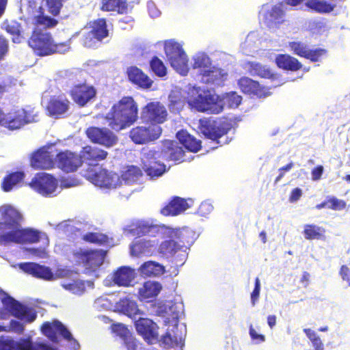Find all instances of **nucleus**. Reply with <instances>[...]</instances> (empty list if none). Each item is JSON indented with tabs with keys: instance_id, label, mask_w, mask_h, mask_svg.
Segmentation results:
<instances>
[{
	"instance_id": "1",
	"label": "nucleus",
	"mask_w": 350,
	"mask_h": 350,
	"mask_svg": "<svg viewBox=\"0 0 350 350\" xmlns=\"http://www.w3.org/2000/svg\"><path fill=\"white\" fill-rule=\"evenodd\" d=\"M0 222V245L35 243L40 239V232L32 228H23L21 213L13 207H6Z\"/></svg>"
},
{
	"instance_id": "2",
	"label": "nucleus",
	"mask_w": 350,
	"mask_h": 350,
	"mask_svg": "<svg viewBox=\"0 0 350 350\" xmlns=\"http://www.w3.org/2000/svg\"><path fill=\"white\" fill-rule=\"evenodd\" d=\"M138 114V105L133 97L124 96L112 105L105 120L111 129L118 132L133 125Z\"/></svg>"
},
{
	"instance_id": "3",
	"label": "nucleus",
	"mask_w": 350,
	"mask_h": 350,
	"mask_svg": "<svg viewBox=\"0 0 350 350\" xmlns=\"http://www.w3.org/2000/svg\"><path fill=\"white\" fill-rule=\"evenodd\" d=\"M28 45L36 55L44 57L68 51L70 49V41L68 40L56 42L51 32L36 28L28 39Z\"/></svg>"
},
{
	"instance_id": "4",
	"label": "nucleus",
	"mask_w": 350,
	"mask_h": 350,
	"mask_svg": "<svg viewBox=\"0 0 350 350\" xmlns=\"http://www.w3.org/2000/svg\"><path fill=\"white\" fill-rule=\"evenodd\" d=\"M187 103L191 109L199 112L218 114L224 109L218 96L211 94L208 90L200 94L196 90H192L188 94Z\"/></svg>"
},
{
	"instance_id": "5",
	"label": "nucleus",
	"mask_w": 350,
	"mask_h": 350,
	"mask_svg": "<svg viewBox=\"0 0 350 350\" xmlns=\"http://www.w3.org/2000/svg\"><path fill=\"white\" fill-rule=\"evenodd\" d=\"M198 128L206 138L221 146L219 139L228 134L232 126L226 121L217 122L211 119L204 118L199 120Z\"/></svg>"
},
{
	"instance_id": "6",
	"label": "nucleus",
	"mask_w": 350,
	"mask_h": 350,
	"mask_svg": "<svg viewBox=\"0 0 350 350\" xmlns=\"http://www.w3.org/2000/svg\"><path fill=\"white\" fill-rule=\"evenodd\" d=\"M164 49L170 66L179 73L185 74L188 59L182 46L177 42L170 41L165 44Z\"/></svg>"
},
{
	"instance_id": "7",
	"label": "nucleus",
	"mask_w": 350,
	"mask_h": 350,
	"mask_svg": "<svg viewBox=\"0 0 350 350\" xmlns=\"http://www.w3.org/2000/svg\"><path fill=\"white\" fill-rule=\"evenodd\" d=\"M162 132V128L157 125L136 126L129 131V136L135 144L143 145L158 139Z\"/></svg>"
},
{
	"instance_id": "8",
	"label": "nucleus",
	"mask_w": 350,
	"mask_h": 350,
	"mask_svg": "<svg viewBox=\"0 0 350 350\" xmlns=\"http://www.w3.org/2000/svg\"><path fill=\"white\" fill-rule=\"evenodd\" d=\"M168 113L165 107L159 101L147 103L142 108L141 119L150 125L164 123L167 120Z\"/></svg>"
},
{
	"instance_id": "9",
	"label": "nucleus",
	"mask_w": 350,
	"mask_h": 350,
	"mask_svg": "<svg viewBox=\"0 0 350 350\" xmlns=\"http://www.w3.org/2000/svg\"><path fill=\"white\" fill-rule=\"evenodd\" d=\"M162 159L158 150H148L143 154L142 168L147 176L158 178L166 172V165L160 161Z\"/></svg>"
},
{
	"instance_id": "10",
	"label": "nucleus",
	"mask_w": 350,
	"mask_h": 350,
	"mask_svg": "<svg viewBox=\"0 0 350 350\" xmlns=\"http://www.w3.org/2000/svg\"><path fill=\"white\" fill-rule=\"evenodd\" d=\"M68 94L75 103L83 107L96 98L97 90L92 85L84 81L74 84Z\"/></svg>"
},
{
	"instance_id": "11",
	"label": "nucleus",
	"mask_w": 350,
	"mask_h": 350,
	"mask_svg": "<svg viewBox=\"0 0 350 350\" xmlns=\"http://www.w3.org/2000/svg\"><path fill=\"white\" fill-rule=\"evenodd\" d=\"M29 187L43 196H50L57 188L58 181L53 175L40 172L35 174Z\"/></svg>"
},
{
	"instance_id": "12",
	"label": "nucleus",
	"mask_w": 350,
	"mask_h": 350,
	"mask_svg": "<svg viewBox=\"0 0 350 350\" xmlns=\"http://www.w3.org/2000/svg\"><path fill=\"white\" fill-rule=\"evenodd\" d=\"M2 303L13 317L24 321L25 323H32L37 317L35 312H31L30 308L9 295L2 299Z\"/></svg>"
},
{
	"instance_id": "13",
	"label": "nucleus",
	"mask_w": 350,
	"mask_h": 350,
	"mask_svg": "<svg viewBox=\"0 0 350 350\" xmlns=\"http://www.w3.org/2000/svg\"><path fill=\"white\" fill-rule=\"evenodd\" d=\"M106 127L90 126L86 130V135L94 144L110 148L115 146L118 141V136Z\"/></svg>"
},
{
	"instance_id": "14",
	"label": "nucleus",
	"mask_w": 350,
	"mask_h": 350,
	"mask_svg": "<svg viewBox=\"0 0 350 350\" xmlns=\"http://www.w3.org/2000/svg\"><path fill=\"white\" fill-rule=\"evenodd\" d=\"M41 331L51 342L57 343L59 342L57 334L63 338L68 341L73 340L75 343L79 345L77 341L72 338L69 330L58 320L53 322H44L42 327Z\"/></svg>"
},
{
	"instance_id": "15",
	"label": "nucleus",
	"mask_w": 350,
	"mask_h": 350,
	"mask_svg": "<svg viewBox=\"0 0 350 350\" xmlns=\"http://www.w3.org/2000/svg\"><path fill=\"white\" fill-rule=\"evenodd\" d=\"M107 21L104 18H97L92 21L91 30L83 37V44L85 47H91L94 44L93 38L98 41H102L108 37Z\"/></svg>"
},
{
	"instance_id": "16",
	"label": "nucleus",
	"mask_w": 350,
	"mask_h": 350,
	"mask_svg": "<svg viewBox=\"0 0 350 350\" xmlns=\"http://www.w3.org/2000/svg\"><path fill=\"white\" fill-rule=\"evenodd\" d=\"M57 167L65 172H73L83 164L81 157L69 150L59 152L55 157Z\"/></svg>"
},
{
	"instance_id": "17",
	"label": "nucleus",
	"mask_w": 350,
	"mask_h": 350,
	"mask_svg": "<svg viewBox=\"0 0 350 350\" xmlns=\"http://www.w3.org/2000/svg\"><path fill=\"white\" fill-rule=\"evenodd\" d=\"M288 46L295 55L309 59L312 62L320 61L327 53V50L325 49H310L306 44L299 41L290 42Z\"/></svg>"
},
{
	"instance_id": "18",
	"label": "nucleus",
	"mask_w": 350,
	"mask_h": 350,
	"mask_svg": "<svg viewBox=\"0 0 350 350\" xmlns=\"http://www.w3.org/2000/svg\"><path fill=\"white\" fill-rule=\"evenodd\" d=\"M159 152L161 153L162 159L166 161H172L180 163L185 160V150L176 141L164 140L161 150Z\"/></svg>"
},
{
	"instance_id": "19",
	"label": "nucleus",
	"mask_w": 350,
	"mask_h": 350,
	"mask_svg": "<svg viewBox=\"0 0 350 350\" xmlns=\"http://www.w3.org/2000/svg\"><path fill=\"white\" fill-rule=\"evenodd\" d=\"M137 332L148 344H154L158 340V326L152 320L139 318L135 323Z\"/></svg>"
},
{
	"instance_id": "20",
	"label": "nucleus",
	"mask_w": 350,
	"mask_h": 350,
	"mask_svg": "<svg viewBox=\"0 0 350 350\" xmlns=\"http://www.w3.org/2000/svg\"><path fill=\"white\" fill-rule=\"evenodd\" d=\"M18 266L26 273L38 279L51 281L57 278L51 269L45 265L28 262L20 263Z\"/></svg>"
},
{
	"instance_id": "21",
	"label": "nucleus",
	"mask_w": 350,
	"mask_h": 350,
	"mask_svg": "<svg viewBox=\"0 0 350 350\" xmlns=\"http://www.w3.org/2000/svg\"><path fill=\"white\" fill-rule=\"evenodd\" d=\"M238 85L242 92L256 96L258 98H264L270 95L269 89L260 85V83L249 77H243L238 81Z\"/></svg>"
},
{
	"instance_id": "22",
	"label": "nucleus",
	"mask_w": 350,
	"mask_h": 350,
	"mask_svg": "<svg viewBox=\"0 0 350 350\" xmlns=\"http://www.w3.org/2000/svg\"><path fill=\"white\" fill-rule=\"evenodd\" d=\"M70 105V102L67 98L54 96L49 99L46 110L49 116L59 118L68 111Z\"/></svg>"
},
{
	"instance_id": "23",
	"label": "nucleus",
	"mask_w": 350,
	"mask_h": 350,
	"mask_svg": "<svg viewBox=\"0 0 350 350\" xmlns=\"http://www.w3.org/2000/svg\"><path fill=\"white\" fill-rule=\"evenodd\" d=\"M79 154L83 163L85 162L89 165L95 166L107 157L108 152L98 147L88 145L82 148Z\"/></svg>"
},
{
	"instance_id": "24",
	"label": "nucleus",
	"mask_w": 350,
	"mask_h": 350,
	"mask_svg": "<svg viewBox=\"0 0 350 350\" xmlns=\"http://www.w3.org/2000/svg\"><path fill=\"white\" fill-rule=\"evenodd\" d=\"M31 165L35 169H52L55 165L53 155L44 148H40L33 153Z\"/></svg>"
},
{
	"instance_id": "25",
	"label": "nucleus",
	"mask_w": 350,
	"mask_h": 350,
	"mask_svg": "<svg viewBox=\"0 0 350 350\" xmlns=\"http://www.w3.org/2000/svg\"><path fill=\"white\" fill-rule=\"evenodd\" d=\"M129 80L134 85L143 89L150 88L152 80L141 69L136 66H131L126 71Z\"/></svg>"
},
{
	"instance_id": "26",
	"label": "nucleus",
	"mask_w": 350,
	"mask_h": 350,
	"mask_svg": "<svg viewBox=\"0 0 350 350\" xmlns=\"http://www.w3.org/2000/svg\"><path fill=\"white\" fill-rule=\"evenodd\" d=\"M189 208L187 200L178 196H174L161 210L164 216H176Z\"/></svg>"
},
{
	"instance_id": "27",
	"label": "nucleus",
	"mask_w": 350,
	"mask_h": 350,
	"mask_svg": "<svg viewBox=\"0 0 350 350\" xmlns=\"http://www.w3.org/2000/svg\"><path fill=\"white\" fill-rule=\"evenodd\" d=\"M200 75L202 81L204 83L219 84L226 79L228 74L221 68L210 66L206 70L200 72Z\"/></svg>"
},
{
	"instance_id": "28",
	"label": "nucleus",
	"mask_w": 350,
	"mask_h": 350,
	"mask_svg": "<svg viewBox=\"0 0 350 350\" xmlns=\"http://www.w3.org/2000/svg\"><path fill=\"white\" fill-rule=\"evenodd\" d=\"M90 178L95 185L111 188L114 187L116 184L117 175L111 174L105 169H102L99 172L93 174Z\"/></svg>"
},
{
	"instance_id": "29",
	"label": "nucleus",
	"mask_w": 350,
	"mask_h": 350,
	"mask_svg": "<svg viewBox=\"0 0 350 350\" xmlns=\"http://www.w3.org/2000/svg\"><path fill=\"white\" fill-rule=\"evenodd\" d=\"M277 66L282 70L296 72L301 69L302 64L295 57L288 54H278L275 56Z\"/></svg>"
},
{
	"instance_id": "30",
	"label": "nucleus",
	"mask_w": 350,
	"mask_h": 350,
	"mask_svg": "<svg viewBox=\"0 0 350 350\" xmlns=\"http://www.w3.org/2000/svg\"><path fill=\"white\" fill-rule=\"evenodd\" d=\"M77 257L85 265L98 267L102 265L105 253L102 250L81 251L77 253Z\"/></svg>"
},
{
	"instance_id": "31",
	"label": "nucleus",
	"mask_w": 350,
	"mask_h": 350,
	"mask_svg": "<svg viewBox=\"0 0 350 350\" xmlns=\"http://www.w3.org/2000/svg\"><path fill=\"white\" fill-rule=\"evenodd\" d=\"M135 278L134 270L126 266L119 267L113 273L112 280L119 286H129Z\"/></svg>"
},
{
	"instance_id": "32",
	"label": "nucleus",
	"mask_w": 350,
	"mask_h": 350,
	"mask_svg": "<svg viewBox=\"0 0 350 350\" xmlns=\"http://www.w3.org/2000/svg\"><path fill=\"white\" fill-rule=\"evenodd\" d=\"M161 290V285L157 282L147 281L138 291V298L140 301H149L155 298Z\"/></svg>"
},
{
	"instance_id": "33",
	"label": "nucleus",
	"mask_w": 350,
	"mask_h": 350,
	"mask_svg": "<svg viewBox=\"0 0 350 350\" xmlns=\"http://www.w3.org/2000/svg\"><path fill=\"white\" fill-rule=\"evenodd\" d=\"M189 233V232L188 231H185L180 233V234L178 235V239L180 240V244H177V243L172 239L164 241L161 244V249L163 252L165 253H169L172 254L175 253L180 247H187V245H189L191 243H192V239H187Z\"/></svg>"
},
{
	"instance_id": "34",
	"label": "nucleus",
	"mask_w": 350,
	"mask_h": 350,
	"mask_svg": "<svg viewBox=\"0 0 350 350\" xmlns=\"http://www.w3.org/2000/svg\"><path fill=\"white\" fill-rule=\"evenodd\" d=\"M179 142L189 151L196 152L201 149V141L190 135L185 130H180L176 133Z\"/></svg>"
},
{
	"instance_id": "35",
	"label": "nucleus",
	"mask_w": 350,
	"mask_h": 350,
	"mask_svg": "<svg viewBox=\"0 0 350 350\" xmlns=\"http://www.w3.org/2000/svg\"><path fill=\"white\" fill-rule=\"evenodd\" d=\"M14 350H57L44 343L33 344L31 338L14 340Z\"/></svg>"
},
{
	"instance_id": "36",
	"label": "nucleus",
	"mask_w": 350,
	"mask_h": 350,
	"mask_svg": "<svg viewBox=\"0 0 350 350\" xmlns=\"http://www.w3.org/2000/svg\"><path fill=\"white\" fill-rule=\"evenodd\" d=\"M1 28L12 36V40L14 43H20L23 39L22 27L20 23L15 20H5Z\"/></svg>"
},
{
	"instance_id": "37",
	"label": "nucleus",
	"mask_w": 350,
	"mask_h": 350,
	"mask_svg": "<svg viewBox=\"0 0 350 350\" xmlns=\"http://www.w3.org/2000/svg\"><path fill=\"white\" fill-rule=\"evenodd\" d=\"M25 176V173L22 171H16L8 174L2 180V190L5 192L10 191L23 181Z\"/></svg>"
},
{
	"instance_id": "38",
	"label": "nucleus",
	"mask_w": 350,
	"mask_h": 350,
	"mask_svg": "<svg viewBox=\"0 0 350 350\" xmlns=\"http://www.w3.org/2000/svg\"><path fill=\"white\" fill-rule=\"evenodd\" d=\"M139 273L146 277H155L163 274L165 271L164 266L159 262L149 260L144 262L139 268Z\"/></svg>"
},
{
	"instance_id": "39",
	"label": "nucleus",
	"mask_w": 350,
	"mask_h": 350,
	"mask_svg": "<svg viewBox=\"0 0 350 350\" xmlns=\"http://www.w3.org/2000/svg\"><path fill=\"white\" fill-rule=\"evenodd\" d=\"M100 10L124 14L127 13L128 3L126 0H102Z\"/></svg>"
},
{
	"instance_id": "40",
	"label": "nucleus",
	"mask_w": 350,
	"mask_h": 350,
	"mask_svg": "<svg viewBox=\"0 0 350 350\" xmlns=\"http://www.w3.org/2000/svg\"><path fill=\"white\" fill-rule=\"evenodd\" d=\"M151 228L152 226L148 224L137 221L127 225L124 229V232L127 235L141 237L149 233Z\"/></svg>"
},
{
	"instance_id": "41",
	"label": "nucleus",
	"mask_w": 350,
	"mask_h": 350,
	"mask_svg": "<svg viewBox=\"0 0 350 350\" xmlns=\"http://www.w3.org/2000/svg\"><path fill=\"white\" fill-rule=\"evenodd\" d=\"M326 230L323 227L308 224L304 226L303 234L307 240H324Z\"/></svg>"
},
{
	"instance_id": "42",
	"label": "nucleus",
	"mask_w": 350,
	"mask_h": 350,
	"mask_svg": "<svg viewBox=\"0 0 350 350\" xmlns=\"http://www.w3.org/2000/svg\"><path fill=\"white\" fill-rule=\"evenodd\" d=\"M249 71L252 75L258 76L261 78L274 80L278 77V75L273 73L269 68L257 62L249 63Z\"/></svg>"
},
{
	"instance_id": "43",
	"label": "nucleus",
	"mask_w": 350,
	"mask_h": 350,
	"mask_svg": "<svg viewBox=\"0 0 350 350\" xmlns=\"http://www.w3.org/2000/svg\"><path fill=\"white\" fill-rule=\"evenodd\" d=\"M306 6L310 10L321 14L329 13L335 8L334 5L327 3L325 1L321 0H308Z\"/></svg>"
},
{
	"instance_id": "44",
	"label": "nucleus",
	"mask_w": 350,
	"mask_h": 350,
	"mask_svg": "<svg viewBox=\"0 0 350 350\" xmlns=\"http://www.w3.org/2000/svg\"><path fill=\"white\" fill-rule=\"evenodd\" d=\"M143 175L142 169L136 165H128L122 173V178L128 183L137 181Z\"/></svg>"
},
{
	"instance_id": "45",
	"label": "nucleus",
	"mask_w": 350,
	"mask_h": 350,
	"mask_svg": "<svg viewBox=\"0 0 350 350\" xmlns=\"http://www.w3.org/2000/svg\"><path fill=\"white\" fill-rule=\"evenodd\" d=\"M120 306L122 311L130 317H135L140 313L138 306L135 301L124 299L120 301Z\"/></svg>"
},
{
	"instance_id": "46",
	"label": "nucleus",
	"mask_w": 350,
	"mask_h": 350,
	"mask_svg": "<svg viewBox=\"0 0 350 350\" xmlns=\"http://www.w3.org/2000/svg\"><path fill=\"white\" fill-rule=\"evenodd\" d=\"M152 71L158 77H163L167 75V68L163 61L158 57L154 56L150 61Z\"/></svg>"
},
{
	"instance_id": "47",
	"label": "nucleus",
	"mask_w": 350,
	"mask_h": 350,
	"mask_svg": "<svg viewBox=\"0 0 350 350\" xmlns=\"http://www.w3.org/2000/svg\"><path fill=\"white\" fill-rule=\"evenodd\" d=\"M150 244L146 241H137L131 245V254L134 256H139L148 252Z\"/></svg>"
},
{
	"instance_id": "48",
	"label": "nucleus",
	"mask_w": 350,
	"mask_h": 350,
	"mask_svg": "<svg viewBox=\"0 0 350 350\" xmlns=\"http://www.w3.org/2000/svg\"><path fill=\"white\" fill-rule=\"evenodd\" d=\"M82 239L88 243L101 245L107 242V237L101 233L88 232L83 236Z\"/></svg>"
},
{
	"instance_id": "49",
	"label": "nucleus",
	"mask_w": 350,
	"mask_h": 350,
	"mask_svg": "<svg viewBox=\"0 0 350 350\" xmlns=\"http://www.w3.org/2000/svg\"><path fill=\"white\" fill-rule=\"evenodd\" d=\"M211 65L210 59L204 55H197L193 58V68L200 69V72L206 70Z\"/></svg>"
},
{
	"instance_id": "50",
	"label": "nucleus",
	"mask_w": 350,
	"mask_h": 350,
	"mask_svg": "<svg viewBox=\"0 0 350 350\" xmlns=\"http://www.w3.org/2000/svg\"><path fill=\"white\" fill-rule=\"evenodd\" d=\"M327 208L334 211H341L346 207V202L342 200L338 199L335 196H327L326 198Z\"/></svg>"
},
{
	"instance_id": "51",
	"label": "nucleus",
	"mask_w": 350,
	"mask_h": 350,
	"mask_svg": "<svg viewBox=\"0 0 350 350\" xmlns=\"http://www.w3.org/2000/svg\"><path fill=\"white\" fill-rule=\"evenodd\" d=\"M57 21L47 16L39 14L35 17V23L38 25H42L46 28H52L57 25Z\"/></svg>"
},
{
	"instance_id": "52",
	"label": "nucleus",
	"mask_w": 350,
	"mask_h": 350,
	"mask_svg": "<svg viewBox=\"0 0 350 350\" xmlns=\"http://www.w3.org/2000/svg\"><path fill=\"white\" fill-rule=\"evenodd\" d=\"M48 11L54 16L59 14L63 0H45Z\"/></svg>"
},
{
	"instance_id": "53",
	"label": "nucleus",
	"mask_w": 350,
	"mask_h": 350,
	"mask_svg": "<svg viewBox=\"0 0 350 350\" xmlns=\"http://www.w3.org/2000/svg\"><path fill=\"white\" fill-rule=\"evenodd\" d=\"M29 120L22 118L20 116H16L11 120H7L5 119L4 123H8V126L11 129H17L23 126Z\"/></svg>"
},
{
	"instance_id": "54",
	"label": "nucleus",
	"mask_w": 350,
	"mask_h": 350,
	"mask_svg": "<svg viewBox=\"0 0 350 350\" xmlns=\"http://www.w3.org/2000/svg\"><path fill=\"white\" fill-rule=\"evenodd\" d=\"M260 286L261 284L260 279L258 278H256L254 280V288L250 295L251 303L253 306H254L258 301L260 297Z\"/></svg>"
},
{
	"instance_id": "55",
	"label": "nucleus",
	"mask_w": 350,
	"mask_h": 350,
	"mask_svg": "<svg viewBox=\"0 0 350 350\" xmlns=\"http://www.w3.org/2000/svg\"><path fill=\"white\" fill-rule=\"evenodd\" d=\"M111 328L113 332L119 336L122 339L124 338L131 334V332L128 329V328L120 323L112 324Z\"/></svg>"
},
{
	"instance_id": "56",
	"label": "nucleus",
	"mask_w": 350,
	"mask_h": 350,
	"mask_svg": "<svg viewBox=\"0 0 350 350\" xmlns=\"http://www.w3.org/2000/svg\"><path fill=\"white\" fill-rule=\"evenodd\" d=\"M7 332L11 331L18 334H23L25 331V326L23 323L18 321L11 320L10 321L9 329L7 328Z\"/></svg>"
},
{
	"instance_id": "57",
	"label": "nucleus",
	"mask_w": 350,
	"mask_h": 350,
	"mask_svg": "<svg viewBox=\"0 0 350 350\" xmlns=\"http://www.w3.org/2000/svg\"><path fill=\"white\" fill-rule=\"evenodd\" d=\"M124 345L127 350H137L138 343L137 340L133 336L131 333L126 337L122 339Z\"/></svg>"
},
{
	"instance_id": "58",
	"label": "nucleus",
	"mask_w": 350,
	"mask_h": 350,
	"mask_svg": "<svg viewBox=\"0 0 350 350\" xmlns=\"http://www.w3.org/2000/svg\"><path fill=\"white\" fill-rule=\"evenodd\" d=\"M9 51V41L3 35H0V61L2 60Z\"/></svg>"
},
{
	"instance_id": "59",
	"label": "nucleus",
	"mask_w": 350,
	"mask_h": 350,
	"mask_svg": "<svg viewBox=\"0 0 350 350\" xmlns=\"http://www.w3.org/2000/svg\"><path fill=\"white\" fill-rule=\"evenodd\" d=\"M226 99L230 107H238L242 101V97L236 92H231L228 94Z\"/></svg>"
},
{
	"instance_id": "60",
	"label": "nucleus",
	"mask_w": 350,
	"mask_h": 350,
	"mask_svg": "<svg viewBox=\"0 0 350 350\" xmlns=\"http://www.w3.org/2000/svg\"><path fill=\"white\" fill-rule=\"evenodd\" d=\"M14 339L11 337L0 336V350H14Z\"/></svg>"
},
{
	"instance_id": "61",
	"label": "nucleus",
	"mask_w": 350,
	"mask_h": 350,
	"mask_svg": "<svg viewBox=\"0 0 350 350\" xmlns=\"http://www.w3.org/2000/svg\"><path fill=\"white\" fill-rule=\"evenodd\" d=\"M294 167V163L293 161H291L289 162L288 163H287L286 165L280 167L279 170H278V172H279V174L278 175L276 176L275 180H274V184H277L278 182H280L281 180V179L285 175V172H288L289 170H291L293 167Z\"/></svg>"
},
{
	"instance_id": "62",
	"label": "nucleus",
	"mask_w": 350,
	"mask_h": 350,
	"mask_svg": "<svg viewBox=\"0 0 350 350\" xmlns=\"http://www.w3.org/2000/svg\"><path fill=\"white\" fill-rule=\"evenodd\" d=\"M284 15V11L280 5H274L270 12V16L275 20L280 19Z\"/></svg>"
},
{
	"instance_id": "63",
	"label": "nucleus",
	"mask_w": 350,
	"mask_h": 350,
	"mask_svg": "<svg viewBox=\"0 0 350 350\" xmlns=\"http://www.w3.org/2000/svg\"><path fill=\"white\" fill-rule=\"evenodd\" d=\"M249 334L252 340L256 342H262L265 340V336L262 334H258L252 325L250 326Z\"/></svg>"
},
{
	"instance_id": "64",
	"label": "nucleus",
	"mask_w": 350,
	"mask_h": 350,
	"mask_svg": "<svg viewBox=\"0 0 350 350\" xmlns=\"http://www.w3.org/2000/svg\"><path fill=\"white\" fill-rule=\"evenodd\" d=\"M339 274L341 276L342 279L344 281H346L348 283V285L350 286V269L347 265H342Z\"/></svg>"
}]
</instances>
